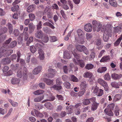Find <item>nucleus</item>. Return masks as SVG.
Here are the masks:
<instances>
[{"label":"nucleus","mask_w":122,"mask_h":122,"mask_svg":"<svg viewBox=\"0 0 122 122\" xmlns=\"http://www.w3.org/2000/svg\"><path fill=\"white\" fill-rule=\"evenodd\" d=\"M102 31H104L103 40L104 41L107 42L109 39V36L111 32V30L110 28L108 29L107 28Z\"/></svg>","instance_id":"obj_1"},{"label":"nucleus","mask_w":122,"mask_h":122,"mask_svg":"<svg viewBox=\"0 0 122 122\" xmlns=\"http://www.w3.org/2000/svg\"><path fill=\"white\" fill-rule=\"evenodd\" d=\"M92 24L94 31L99 32L101 29L102 25L100 23L97 22L96 20H94L92 22Z\"/></svg>","instance_id":"obj_2"},{"label":"nucleus","mask_w":122,"mask_h":122,"mask_svg":"<svg viewBox=\"0 0 122 122\" xmlns=\"http://www.w3.org/2000/svg\"><path fill=\"white\" fill-rule=\"evenodd\" d=\"M75 47L78 51L81 52L83 51L86 55L88 54V50L84 46L77 44L75 45Z\"/></svg>","instance_id":"obj_3"},{"label":"nucleus","mask_w":122,"mask_h":122,"mask_svg":"<svg viewBox=\"0 0 122 122\" xmlns=\"http://www.w3.org/2000/svg\"><path fill=\"white\" fill-rule=\"evenodd\" d=\"M35 46L38 50L41 49L44 45V43L41 40L36 39L35 40Z\"/></svg>","instance_id":"obj_4"},{"label":"nucleus","mask_w":122,"mask_h":122,"mask_svg":"<svg viewBox=\"0 0 122 122\" xmlns=\"http://www.w3.org/2000/svg\"><path fill=\"white\" fill-rule=\"evenodd\" d=\"M98 82L104 88L105 90L107 92L109 91V87L106 82L101 79H99L98 80Z\"/></svg>","instance_id":"obj_5"},{"label":"nucleus","mask_w":122,"mask_h":122,"mask_svg":"<svg viewBox=\"0 0 122 122\" xmlns=\"http://www.w3.org/2000/svg\"><path fill=\"white\" fill-rule=\"evenodd\" d=\"M96 100V98L95 97H93L90 99H86L84 100L83 103L85 105H87L91 103V102L93 103L95 102Z\"/></svg>","instance_id":"obj_6"},{"label":"nucleus","mask_w":122,"mask_h":122,"mask_svg":"<svg viewBox=\"0 0 122 122\" xmlns=\"http://www.w3.org/2000/svg\"><path fill=\"white\" fill-rule=\"evenodd\" d=\"M11 61V58L9 57H6L3 59L1 62L4 65H6L10 64Z\"/></svg>","instance_id":"obj_7"},{"label":"nucleus","mask_w":122,"mask_h":122,"mask_svg":"<svg viewBox=\"0 0 122 122\" xmlns=\"http://www.w3.org/2000/svg\"><path fill=\"white\" fill-rule=\"evenodd\" d=\"M84 30L88 32H90L92 30V26L91 24L90 23L87 24L84 26Z\"/></svg>","instance_id":"obj_8"},{"label":"nucleus","mask_w":122,"mask_h":122,"mask_svg":"<svg viewBox=\"0 0 122 122\" xmlns=\"http://www.w3.org/2000/svg\"><path fill=\"white\" fill-rule=\"evenodd\" d=\"M111 77L113 79L115 80H117L120 79L122 77V75L121 74H117L113 73L112 74Z\"/></svg>","instance_id":"obj_9"},{"label":"nucleus","mask_w":122,"mask_h":122,"mask_svg":"<svg viewBox=\"0 0 122 122\" xmlns=\"http://www.w3.org/2000/svg\"><path fill=\"white\" fill-rule=\"evenodd\" d=\"M43 34L42 32L40 30L37 31L35 33V37L38 39H41L43 36Z\"/></svg>","instance_id":"obj_10"},{"label":"nucleus","mask_w":122,"mask_h":122,"mask_svg":"<svg viewBox=\"0 0 122 122\" xmlns=\"http://www.w3.org/2000/svg\"><path fill=\"white\" fill-rule=\"evenodd\" d=\"M73 62L76 65H78L80 66L81 67H83L85 66V63L84 61L82 60H78L77 61L78 62V64L76 62L75 59L73 60Z\"/></svg>","instance_id":"obj_11"},{"label":"nucleus","mask_w":122,"mask_h":122,"mask_svg":"<svg viewBox=\"0 0 122 122\" xmlns=\"http://www.w3.org/2000/svg\"><path fill=\"white\" fill-rule=\"evenodd\" d=\"M41 69L42 67L41 66H38L34 69L33 71V73L35 75L37 74L41 71Z\"/></svg>","instance_id":"obj_12"},{"label":"nucleus","mask_w":122,"mask_h":122,"mask_svg":"<svg viewBox=\"0 0 122 122\" xmlns=\"http://www.w3.org/2000/svg\"><path fill=\"white\" fill-rule=\"evenodd\" d=\"M38 53L39 54V57L41 60H42L44 59L45 57L44 52L42 49L38 50Z\"/></svg>","instance_id":"obj_13"},{"label":"nucleus","mask_w":122,"mask_h":122,"mask_svg":"<svg viewBox=\"0 0 122 122\" xmlns=\"http://www.w3.org/2000/svg\"><path fill=\"white\" fill-rule=\"evenodd\" d=\"M43 80L48 85L51 86L53 84V81L50 79L44 78L43 79Z\"/></svg>","instance_id":"obj_14"},{"label":"nucleus","mask_w":122,"mask_h":122,"mask_svg":"<svg viewBox=\"0 0 122 122\" xmlns=\"http://www.w3.org/2000/svg\"><path fill=\"white\" fill-rule=\"evenodd\" d=\"M93 103L91 107V110L92 111H94L96 110L98 106L99 105V103H97L96 102Z\"/></svg>","instance_id":"obj_15"},{"label":"nucleus","mask_w":122,"mask_h":122,"mask_svg":"<svg viewBox=\"0 0 122 122\" xmlns=\"http://www.w3.org/2000/svg\"><path fill=\"white\" fill-rule=\"evenodd\" d=\"M20 80V78H13L11 80V83L13 84H18L19 83Z\"/></svg>","instance_id":"obj_16"},{"label":"nucleus","mask_w":122,"mask_h":122,"mask_svg":"<svg viewBox=\"0 0 122 122\" xmlns=\"http://www.w3.org/2000/svg\"><path fill=\"white\" fill-rule=\"evenodd\" d=\"M112 86L116 89H118L119 88L120 85L118 83L116 82H112L111 84Z\"/></svg>","instance_id":"obj_17"},{"label":"nucleus","mask_w":122,"mask_h":122,"mask_svg":"<svg viewBox=\"0 0 122 122\" xmlns=\"http://www.w3.org/2000/svg\"><path fill=\"white\" fill-rule=\"evenodd\" d=\"M110 60V56H105L103 57L100 60V62H106Z\"/></svg>","instance_id":"obj_18"},{"label":"nucleus","mask_w":122,"mask_h":122,"mask_svg":"<svg viewBox=\"0 0 122 122\" xmlns=\"http://www.w3.org/2000/svg\"><path fill=\"white\" fill-rule=\"evenodd\" d=\"M35 5H31L29 6L27 8V11L28 12L30 13L33 11L35 9Z\"/></svg>","instance_id":"obj_19"},{"label":"nucleus","mask_w":122,"mask_h":122,"mask_svg":"<svg viewBox=\"0 0 122 122\" xmlns=\"http://www.w3.org/2000/svg\"><path fill=\"white\" fill-rule=\"evenodd\" d=\"M107 70V68L106 67H101L97 69V71L100 73H102L106 71Z\"/></svg>","instance_id":"obj_20"},{"label":"nucleus","mask_w":122,"mask_h":122,"mask_svg":"<svg viewBox=\"0 0 122 122\" xmlns=\"http://www.w3.org/2000/svg\"><path fill=\"white\" fill-rule=\"evenodd\" d=\"M111 111L106 108L104 110V111L106 113L107 115L112 116L113 115V113Z\"/></svg>","instance_id":"obj_21"},{"label":"nucleus","mask_w":122,"mask_h":122,"mask_svg":"<svg viewBox=\"0 0 122 122\" xmlns=\"http://www.w3.org/2000/svg\"><path fill=\"white\" fill-rule=\"evenodd\" d=\"M109 3L112 6L114 7L117 6V3L115 0H109Z\"/></svg>","instance_id":"obj_22"},{"label":"nucleus","mask_w":122,"mask_h":122,"mask_svg":"<svg viewBox=\"0 0 122 122\" xmlns=\"http://www.w3.org/2000/svg\"><path fill=\"white\" fill-rule=\"evenodd\" d=\"M92 73L89 72H85L84 74V76L86 78H91L92 76Z\"/></svg>","instance_id":"obj_23"},{"label":"nucleus","mask_w":122,"mask_h":122,"mask_svg":"<svg viewBox=\"0 0 122 122\" xmlns=\"http://www.w3.org/2000/svg\"><path fill=\"white\" fill-rule=\"evenodd\" d=\"M44 106L46 108L50 109H51L53 108L52 105L49 102L46 103L44 104Z\"/></svg>","instance_id":"obj_24"},{"label":"nucleus","mask_w":122,"mask_h":122,"mask_svg":"<svg viewBox=\"0 0 122 122\" xmlns=\"http://www.w3.org/2000/svg\"><path fill=\"white\" fill-rule=\"evenodd\" d=\"M64 57L65 58L69 59L70 58V56L69 52L68 51H65L64 52Z\"/></svg>","instance_id":"obj_25"},{"label":"nucleus","mask_w":122,"mask_h":122,"mask_svg":"<svg viewBox=\"0 0 122 122\" xmlns=\"http://www.w3.org/2000/svg\"><path fill=\"white\" fill-rule=\"evenodd\" d=\"M94 67V66L92 64L90 63L87 64L85 67L86 69L90 70L92 69Z\"/></svg>","instance_id":"obj_26"},{"label":"nucleus","mask_w":122,"mask_h":122,"mask_svg":"<svg viewBox=\"0 0 122 122\" xmlns=\"http://www.w3.org/2000/svg\"><path fill=\"white\" fill-rule=\"evenodd\" d=\"M77 33L79 37L83 36L84 35L83 31L81 29H78L77 30Z\"/></svg>","instance_id":"obj_27"},{"label":"nucleus","mask_w":122,"mask_h":122,"mask_svg":"<svg viewBox=\"0 0 122 122\" xmlns=\"http://www.w3.org/2000/svg\"><path fill=\"white\" fill-rule=\"evenodd\" d=\"M86 86V84L85 81L82 82L80 85V89H81L85 90Z\"/></svg>","instance_id":"obj_28"},{"label":"nucleus","mask_w":122,"mask_h":122,"mask_svg":"<svg viewBox=\"0 0 122 122\" xmlns=\"http://www.w3.org/2000/svg\"><path fill=\"white\" fill-rule=\"evenodd\" d=\"M34 112L36 116L39 117H42L44 116L41 113L37 111L36 109H34Z\"/></svg>","instance_id":"obj_29"},{"label":"nucleus","mask_w":122,"mask_h":122,"mask_svg":"<svg viewBox=\"0 0 122 122\" xmlns=\"http://www.w3.org/2000/svg\"><path fill=\"white\" fill-rule=\"evenodd\" d=\"M122 39V34L121 35L120 37L114 43V45L116 46H118L120 44Z\"/></svg>","instance_id":"obj_30"},{"label":"nucleus","mask_w":122,"mask_h":122,"mask_svg":"<svg viewBox=\"0 0 122 122\" xmlns=\"http://www.w3.org/2000/svg\"><path fill=\"white\" fill-rule=\"evenodd\" d=\"M115 104L113 103H111L109 104L107 106V108L108 109L110 110H112L115 107Z\"/></svg>","instance_id":"obj_31"},{"label":"nucleus","mask_w":122,"mask_h":122,"mask_svg":"<svg viewBox=\"0 0 122 122\" xmlns=\"http://www.w3.org/2000/svg\"><path fill=\"white\" fill-rule=\"evenodd\" d=\"M73 107L72 106H70L69 107H66V109L67 110V114H71L72 111Z\"/></svg>","instance_id":"obj_32"},{"label":"nucleus","mask_w":122,"mask_h":122,"mask_svg":"<svg viewBox=\"0 0 122 122\" xmlns=\"http://www.w3.org/2000/svg\"><path fill=\"white\" fill-rule=\"evenodd\" d=\"M121 112L119 110V109L117 108H116L115 110L114 114L116 116H120L121 115Z\"/></svg>","instance_id":"obj_33"},{"label":"nucleus","mask_w":122,"mask_h":122,"mask_svg":"<svg viewBox=\"0 0 122 122\" xmlns=\"http://www.w3.org/2000/svg\"><path fill=\"white\" fill-rule=\"evenodd\" d=\"M51 88H53L54 89L59 91L62 88L61 86H57L56 85H54L51 87Z\"/></svg>","instance_id":"obj_34"},{"label":"nucleus","mask_w":122,"mask_h":122,"mask_svg":"<svg viewBox=\"0 0 122 122\" xmlns=\"http://www.w3.org/2000/svg\"><path fill=\"white\" fill-rule=\"evenodd\" d=\"M76 50V49H75L73 52H72V53L75 58L77 59H79L80 57V55L79 54H77L75 52Z\"/></svg>","instance_id":"obj_35"},{"label":"nucleus","mask_w":122,"mask_h":122,"mask_svg":"<svg viewBox=\"0 0 122 122\" xmlns=\"http://www.w3.org/2000/svg\"><path fill=\"white\" fill-rule=\"evenodd\" d=\"M121 98V96L120 94H116L114 96V97L113 99V101L114 102H116L119 100Z\"/></svg>","instance_id":"obj_36"},{"label":"nucleus","mask_w":122,"mask_h":122,"mask_svg":"<svg viewBox=\"0 0 122 122\" xmlns=\"http://www.w3.org/2000/svg\"><path fill=\"white\" fill-rule=\"evenodd\" d=\"M44 92V91L42 90H38L34 92L33 93L35 95H38L43 94Z\"/></svg>","instance_id":"obj_37"},{"label":"nucleus","mask_w":122,"mask_h":122,"mask_svg":"<svg viewBox=\"0 0 122 122\" xmlns=\"http://www.w3.org/2000/svg\"><path fill=\"white\" fill-rule=\"evenodd\" d=\"M122 28L120 26H117L114 28V31L115 32H121L122 30Z\"/></svg>","instance_id":"obj_38"},{"label":"nucleus","mask_w":122,"mask_h":122,"mask_svg":"<svg viewBox=\"0 0 122 122\" xmlns=\"http://www.w3.org/2000/svg\"><path fill=\"white\" fill-rule=\"evenodd\" d=\"M43 99V97H39L35 98L34 101L36 102H39L41 101Z\"/></svg>","instance_id":"obj_39"},{"label":"nucleus","mask_w":122,"mask_h":122,"mask_svg":"<svg viewBox=\"0 0 122 122\" xmlns=\"http://www.w3.org/2000/svg\"><path fill=\"white\" fill-rule=\"evenodd\" d=\"M9 101L11 104L12 106L14 107L17 106L18 105V103L13 102L12 100L10 99H9Z\"/></svg>","instance_id":"obj_40"},{"label":"nucleus","mask_w":122,"mask_h":122,"mask_svg":"<svg viewBox=\"0 0 122 122\" xmlns=\"http://www.w3.org/2000/svg\"><path fill=\"white\" fill-rule=\"evenodd\" d=\"M29 16L30 20L33 21L35 18V16L34 14L32 13H30L29 14Z\"/></svg>","instance_id":"obj_41"},{"label":"nucleus","mask_w":122,"mask_h":122,"mask_svg":"<svg viewBox=\"0 0 122 122\" xmlns=\"http://www.w3.org/2000/svg\"><path fill=\"white\" fill-rule=\"evenodd\" d=\"M17 43V42L15 41H12L10 44V47L12 48L15 47Z\"/></svg>","instance_id":"obj_42"},{"label":"nucleus","mask_w":122,"mask_h":122,"mask_svg":"<svg viewBox=\"0 0 122 122\" xmlns=\"http://www.w3.org/2000/svg\"><path fill=\"white\" fill-rule=\"evenodd\" d=\"M71 81L74 82H77L78 81V79L74 75H71Z\"/></svg>","instance_id":"obj_43"},{"label":"nucleus","mask_w":122,"mask_h":122,"mask_svg":"<svg viewBox=\"0 0 122 122\" xmlns=\"http://www.w3.org/2000/svg\"><path fill=\"white\" fill-rule=\"evenodd\" d=\"M13 34L15 36H18L20 34V31L18 29H15L14 30Z\"/></svg>","instance_id":"obj_44"},{"label":"nucleus","mask_w":122,"mask_h":122,"mask_svg":"<svg viewBox=\"0 0 122 122\" xmlns=\"http://www.w3.org/2000/svg\"><path fill=\"white\" fill-rule=\"evenodd\" d=\"M9 69V67L7 66H5L2 69V70L3 73L5 75L6 74V72Z\"/></svg>","instance_id":"obj_45"},{"label":"nucleus","mask_w":122,"mask_h":122,"mask_svg":"<svg viewBox=\"0 0 122 122\" xmlns=\"http://www.w3.org/2000/svg\"><path fill=\"white\" fill-rule=\"evenodd\" d=\"M63 84L65 87L67 89H69L70 87L71 84L70 83L67 82H65Z\"/></svg>","instance_id":"obj_46"},{"label":"nucleus","mask_w":122,"mask_h":122,"mask_svg":"<svg viewBox=\"0 0 122 122\" xmlns=\"http://www.w3.org/2000/svg\"><path fill=\"white\" fill-rule=\"evenodd\" d=\"M30 50L31 52L33 53H34L36 51V49L34 46H30Z\"/></svg>","instance_id":"obj_47"},{"label":"nucleus","mask_w":122,"mask_h":122,"mask_svg":"<svg viewBox=\"0 0 122 122\" xmlns=\"http://www.w3.org/2000/svg\"><path fill=\"white\" fill-rule=\"evenodd\" d=\"M86 39L87 40H90L92 39V36L91 34L87 33L86 34Z\"/></svg>","instance_id":"obj_48"},{"label":"nucleus","mask_w":122,"mask_h":122,"mask_svg":"<svg viewBox=\"0 0 122 122\" xmlns=\"http://www.w3.org/2000/svg\"><path fill=\"white\" fill-rule=\"evenodd\" d=\"M85 91V90L81 89V90L78 93V96L80 97L83 95Z\"/></svg>","instance_id":"obj_49"},{"label":"nucleus","mask_w":122,"mask_h":122,"mask_svg":"<svg viewBox=\"0 0 122 122\" xmlns=\"http://www.w3.org/2000/svg\"><path fill=\"white\" fill-rule=\"evenodd\" d=\"M103 94V90L102 89H99L98 93H97V96H102Z\"/></svg>","instance_id":"obj_50"},{"label":"nucleus","mask_w":122,"mask_h":122,"mask_svg":"<svg viewBox=\"0 0 122 122\" xmlns=\"http://www.w3.org/2000/svg\"><path fill=\"white\" fill-rule=\"evenodd\" d=\"M53 13L51 11H48L47 13V16L48 18H50L52 17Z\"/></svg>","instance_id":"obj_51"},{"label":"nucleus","mask_w":122,"mask_h":122,"mask_svg":"<svg viewBox=\"0 0 122 122\" xmlns=\"http://www.w3.org/2000/svg\"><path fill=\"white\" fill-rule=\"evenodd\" d=\"M19 6L18 5H15L12 8L11 10L13 11H15L18 10L19 9Z\"/></svg>","instance_id":"obj_52"},{"label":"nucleus","mask_w":122,"mask_h":122,"mask_svg":"<svg viewBox=\"0 0 122 122\" xmlns=\"http://www.w3.org/2000/svg\"><path fill=\"white\" fill-rule=\"evenodd\" d=\"M7 112V111L1 108L0 107V114L4 115Z\"/></svg>","instance_id":"obj_53"},{"label":"nucleus","mask_w":122,"mask_h":122,"mask_svg":"<svg viewBox=\"0 0 122 122\" xmlns=\"http://www.w3.org/2000/svg\"><path fill=\"white\" fill-rule=\"evenodd\" d=\"M1 49V50L2 51V52H0V58L4 56L3 52L6 51V49L4 47H2Z\"/></svg>","instance_id":"obj_54"},{"label":"nucleus","mask_w":122,"mask_h":122,"mask_svg":"<svg viewBox=\"0 0 122 122\" xmlns=\"http://www.w3.org/2000/svg\"><path fill=\"white\" fill-rule=\"evenodd\" d=\"M35 106V108L36 109H37L39 110L41 109L43 107L39 103H36Z\"/></svg>","instance_id":"obj_55"},{"label":"nucleus","mask_w":122,"mask_h":122,"mask_svg":"<svg viewBox=\"0 0 122 122\" xmlns=\"http://www.w3.org/2000/svg\"><path fill=\"white\" fill-rule=\"evenodd\" d=\"M42 25L41 21H39L36 25L37 30H38L41 29L42 28Z\"/></svg>","instance_id":"obj_56"},{"label":"nucleus","mask_w":122,"mask_h":122,"mask_svg":"<svg viewBox=\"0 0 122 122\" xmlns=\"http://www.w3.org/2000/svg\"><path fill=\"white\" fill-rule=\"evenodd\" d=\"M33 40V38L32 37H30L29 40L27 41L26 42V44L27 46H28L29 43L32 42Z\"/></svg>","instance_id":"obj_57"},{"label":"nucleus","mask_w":122,"mask_h":122,"mask_svg":"<svg viewBox=\"0 0 122 122\" xmlns=\"http://www.w3.org/2000/svg\"><path fill=\"white\" fill-rule=\"evenodd\" d=\"M52 9H56L58 10L59 9V8L57 5L56 4H53L51 6Z\"/></svg>","instance_id":"obj_58"},{"label":"nucleus","mask_w":122,"mask_h":122,"mask_svg":"<svg viewBox=\"0 0 122 122\" xmlns=\"http://www.w3.org/2000/svg\"><path fill=\"white\" fill-rule=\"evenodd\" d=\"M7 30V29L5 27H4L1 29L0 30V34L5 33L6 32Z\"/></svg>","instance_id":"obj_59"},{"label":"nucleus","mask_w":122,"mask_h":122,"mask_svg":"<svg viewBox=\"0 0 122 122\" xmlns=\"http://www.w3.org/2000/svg\"><path fill=\"white\" fill-rule=\"evenodd\" d=\"M96 44L97 46H99L102 45L101 40L100 39H97L96 41Z\"/></svg>","instance_id":"obj_60"},{"label":"nucleus","mask_w":122,"mask_h":122,"mask_svg":"<svg viewBox=\"0 0 122 122\" xmlns=\"http://www.w3.org/2000/svg\"><path fill=\"white\" fill-rule=\"evenodd\" d=\"M12 39L11 38H10L8 39L5 42V45H4V47H3L5 48V47H6V44H9L10 42L11 41Z\"/></svg>","instance_id":"obj_61"},{"label":"nucleus","mask_w":122,"mask_h":122,"mask_svg":"<svg viewBox=\"0 0 122 122\" xmlns=\"http://www.w3.org/2000/svg\"><path fill=\"white\" fill-rule=\"evenodd\" d=\"M104 79L106 80H109L110 79V76L108 73L106 74L104 76Z\"/></svg>","instance_id":"obj_62"},{"label":"nucleus","mask_w":122,"mask_h":122,"mask_svg":"<svg viewBox=\"0 0 122 122\" xmlns=\"http://www.w3.org/2000/svg\"><path fill=\"white\" fill-rule=\"evenodd\" d=\"M56 96L59 101H61L64 100L63 97L61 95H57Z\"/></svg>","instance_id":"obj_63"},{"label":"nucleus","mask_w":122,"mask_h":122,"mask_svg":"<svg viewBox=\"0 0 122 122\" xmlns=\"http://www.w3.org/2000/svg\"><path fill=\"white\" fill-rule=\"evenodd\" d=\"M61 13L62 17L65 19H66V17L65 14V13L64 12L63 10H61Z\"/></svg>","instance_id":"obj_64"}]
</instances>
